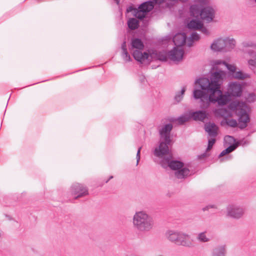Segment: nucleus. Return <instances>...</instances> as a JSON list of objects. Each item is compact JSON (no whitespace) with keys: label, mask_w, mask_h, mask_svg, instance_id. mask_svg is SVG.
Instances as JSON below:
<instances>
[{"label":"nucleus","mask_w":256,"mask_h":256,"mask_svg":"<svg viewBox=\"0 0 256 256\" xmlns=\"http://www.w3.org/2000/svg\"><path fill=\"white\" fill-rule=\"evenodd\" d=\"M228 108L238 116L239 128L243 129L246 127L248 123L250 122V117L246 112V104L244 102L233 101L230 104Z\"/></svg>","instance_id":"nucleus-7"},{"label":"nucleus","mask_w":256,"mask_h":256,"mask_svg":"<svg viewBox=\"0 0 256 256\" xmlns=\"http://www.w3.org/2000/svg\"><path fill=\"white\" fill-rule=\"evenodd\" d=\"M134 58L138 62H142L145 60H148L149 54L146 52L142 53V50H135L131 51Z\"/></svg>","instance_id":"nucleus-15"},{"label":"nucleus","mask_w":256,"mask_h":256,"mask_svg":"<svg viewBox=\"0 0 256 256\" xmlns=\"http://www.w3.org/2000/svg\"><path fill=\"white\" fill-rule=\"evenodd\" d=\"M72 194L75 198H78L88 194V190L84 185L80 184H74L70 188Z\"/></svg>","instance_id":"nucleus-11"},{"label":"nucleus","mask_w":256,"mask_h":256,"mask_svg":"<svg viewBox=\"0 0 256 256\" xmlns=\"http://www.w3.org/2000/svg\"><path fill=\"white\" fill-rule=\"evenodd\" d=\"M224 40V51H228L233 49L236 46V41L234 38H226Z\"/></svg>","instance_id":"nucleus-24"},{"label":"nucleus","mask_w":256,"mask_h":256,"mask_svg":"<svg viewBox=\"0 0 256 256\" xmlns=\"http://www.w3.org/2000/svg\"><path fill=\"white\" fill-rule=\"evenodd\" d=\"M224 40L222 38H218L214 40L210 46V48L214 52L224 51Z\"/></svg>","instance_id":"nucleus-13"},{"label":"nucleus","mask_w":256,"mask_h":256,"mask_svg":"<svg viewBox=\"0 0 256 256\" xmlns=\"http://www.w3.org/2000/svg\"><path fill=\"white\" fill-rule=\"evenodd\" d=\"M200 36L199 34H198L196 32H192L190 38H189V39L188 40V42L189 41L190 42L188 43V46H191L192 45V42L195 41V40H198L200 39Z\"/></svg>","instance_id":"nucleus-29"},{"label":"nucleus","mask_w":256,"mask_h":256,"mask_svg":"<svg viewBox=\"0 0 256 256\" xmlns=\"http://www.w3.org/2000/svg\"><path fill=\"white\" fill-rule=\"evenodd\" d=\"M210 208H216L214 205H208L205 208H203L204 210H208Z\"/></svg>","instance_id":"nucleus-43"},{"label":"nucleus","mask_w":256,"mask_h":256,"mask_svg":"<svg viewBox=\"0 0 256 256\" xmlns=\"http://www.w3.org/2000/svg\"><path fill=\"white\" fill-rule=\"evenodd\" d=\"M227 253L225 244H220L214 247L211 252L210 256H226Z\"/></svg>","instance_id":"nucleus-14"},{"label":"nucleus","mask_w":256,"mask_h":256,"mask_svg":"<svg viewBox=\"0 0 256 256\" xmlns=\"http://www.w3.org/2000/svg\"><path fill=\"white\" fill-rule=\"evenodd\" d=\"M204 128L210 136L212 138L216 136L218 127L214 123L210 122L206 123L205 124Z\"/></svg>","instance_id":"nucleus-17"},{"label":"nucleus","mask_w":256,"mask_h":256,"mask_svg":"<svg viewBox=\"0 0 256 256\" xmlns=\"http://www.w3.org/2000/svg\"><path fill=\"white\" fill-rule=\"evenodd\" d=\"M186 88L185 87H184L182 88L180 92H178L175 96H174V100L176 102H180L183 96L186 92Z\"/></svg>","instance_id":"nucleus-28"},{"label":"nucleus","mask_w":256,"mask_h":256,"mask_svg":"<svg viewBox=\"0 0 256 256\" xmlns=\"http://www.w3.org/2000/svg\"><path fill=\"white\" fill-rule=\"evenodd\" d=\"M128 26L130 30H136L138 26V21L135 18H130L128 21Z\"/></svg>","instance_id":"nucleus-26"},{"label":"nucleus","mask_w":256,"mask_h":256,"mask_svg":"<svg viewBox=\"0 0 256 256\" xmlns=\"http://www.w3.org/2000/svg\"><path fill=\"white\" fill-rule=\"evenodd\" d=\"M242 46L243 47V50L246 52H248L250 51H252L251 50H247V48H255L256 47V44L252 41H246L242 43Z\"/></svg>","instance_id":"nucleus-27"},{"label":"nucleus","mask_w":256,"mask_h":256,"mask_svg":"<svg viewBox=\"0 0 256 256\" xmlns=\"http://www.w3.org/2000/svg\"><path fill=\"white\" fill-rule=\"evenodd\" d=\"M238 144H233L226 148V151H228V153H230L234 151V150H235L236 148L238 147Z\"/></svg>","instance_id":"nucleus-36"},{"label":"nucleus","mask_w":256,"mask_h":256,"mask_svg":"<svg viewBox=\"0 0 256 256\" xmlns=\"http://www.w3.org/2000/svg\"><path fill=\"white\" fill-rule=\"evenodd\" d=\"M246 102H252L256 100V96L254 94H250L246 98Z\"/></svg>","instance_id":"nucleus-33"},{"label":"nucleus","mask_w":256,"mask_h":256,"mask_svg":"<svg viewBox=\"0 0 256 256\" xmlns=\"http://www.w3.org/2000/svg\"><path fill=\"white\" fill-rule=\"evenodd\" d=\"M188 0H168V1H170V2H178V1H181V2H186V1H188Z\"/></svg>","instance_id":"nucleus-44"},{"label":"nucleus","mask_w":256,"mask_h":256,"mask_svg":"<svg viewBox=\"0 0 256 256\" xmlns=\"http://www.w3.org/2000/svg\"><path fill=\"white\" fill-rule=\"evenodd\" d=\"M200 30V31L206 35H208L209 34L208 30L206 28L204 27L203 26Z\"/></svg>","instance_id":"nucleus-39"},{"label":"nucleus","mask_w":256,"mask_h":256,"mask_svg":"<svg viewBox=\"0 0 256 256\" xmlns=\"http://www.w3.org/2000/svg\"><path fill=\"white\" fill-rule=\"evenodd\" d=\"M215 142H216V139L214 138H212L208 140V148H206L207 151L210 150L212 148V147L213 145L214 144Z\"/></svg>","instance_id":"nucleus-34"},{"label":"nucleus","mask_w":256,"mask_h":256,"mask_svg":"<svg viewBox=\"0 0 256 256\" xmlns=\"http://www.w3.org/2000/svg\"><path fill=\"white\" fill-rule=\"evenodd\" d=\"M112 178H113V177H112V176H111L110 178V179H109V180H110V179Z\"/></svg>","instance_id":"nucleus-46"},{"label":"nucleus","mask_w":256,"mask_h":256,"mask_svg":"<svg viewBox=\"0 0 256 256\" xmlns=\"http://www.w3.org/2000/svg\"><path fill=\"white\" fill-rule=\"evenodd\" d=\"M142 147H140L138 150L137 153H136V165L138 164L139 161L140 160V150H141Z\"/></svg>","instance_id":"nucleus-38"},{"label":"nucleus","mask_w":256,"mask_h":256,"mask_svg":"<svg viewBox=\"0 0 256 256\" xmlns=\"http://www.w3.org/2000/svg\"><path fill=\"white\" fill-rule=\"evenodd\" d=\"M196 4L190 6V10L191 16L198 17L199 16L206 22L212 20L215 10L214 8L209 6L210 0H194Z\"/></svg>","instance_id":"nucleus-2"},{"label":"nucleus","mask_w":256,"mask_h":256,"mask_svg":"<svg viewBox=\"0 0 256 256\" xmlns=\"http://www.w3.org/2000/svg\"><path fill=\"white\" fill-rule=\"evenodd\" d=\"M244 214V208L236 204H229L226 208V216L234 219L240 218Z\"/></svg>","instance_id":"nucleus-9"},{"label":"nucleus","mask_w":256,"mask_h":256,"mask_svg":"<svg viewBox=\"0 0 256 256\" xmlns=\"http://www.w3.org/2000/svg\"><path fill=\"white\" fill-rule=\"evenodd\" d=\"M225 76L226 72L220 70L211 74L210 80L202 78L196 80L195 84H198L201 90L194 88L192 96L195 100H200V108H207L210 102H217L224 106L230 100V94H223L220 90L221 82Z\"/></svg>","instance_id":"nucleus-1"},{"label":"nucleus","mask_w":256,"mask_h":256,"mask_svg":"<svg viewBox=\"0 0 256 256\" xmlns=\"http://www.w3.org/2000/svg\"><path fill=\"white\" fill-rule=\"evenodd\" d=\"M190 115L188 114H183L177 118L172 120L173 122H176L178 124H183L184 122L188 121L190 118Z\"/></svg>","instance_id":"nucleus-25"},{"label":"nucleus","mask_w":256,"mask_h":256,"mask_svg":"<svg viewBox=\"0 0 256 256\" xmlns=\"http://www.w3.org/2000/svg\"><path fill=\"white\" fill-rule=\"evenodd\" d=\"M164 236L168 241L178 246L188 248L194 246V242L190 236L183 232L168 230L166 232Z\"/></svg>","instance_id":"nucleus-6"},{"label":"nucleus","mask_w":256,"mask_h":256,"mask_svg":"<svg viewBox=\"0 0 256 256\" xmlns=\"http://www.w3.org/2000/svg\"><path fill=\"white\" fill-rule=\"evenodd\" d=\"M219 65H222L226 66L231 72H234L236 70V68L234 65L229 64L225 62L220 60H216L214 62V68L215 66L217 67ZM216 68L217 69L218 68Z\"/></svg>","instance_id":"nucleus-22"},{"label":"nucleus","mask_w":256,"mask_h":256,"mask_svg":"<svg viewBox=\"0 0 256 256\" xmlns=\"http://www.w3.org/2000/svg\"><path fill=\"white\" fill-rule=\"evenodd\" d=\"M172 127V124H168L159 128L160 140L159 146L156 148L154 152V154L156 156L162 157L168 152L169 146L172 145V144L170 134Z\"/></svg>","instance_id":"nucleus-4"},{"label":"nucleus","mask_w":256,"mask_h":256,"mask_svg":"<svg viewBox=\"0 0 256 256\" xmlns=\"http://www.w3.org/2000/svg\"><path fill=\"white\" fill-rule=\"evenodd\" d=\"M144 46V44L140 39L138 38H134L132 41L130 51L134 50V49L142 50Z\"/></svg>","instance_id":"nucleus-21"},{"label":"nucleus","mask_w":256,"mask_h":256,"mask_svg":"<svg viewBox=\"0 0 256 256\" xmlns=\"http://www.w3.org/2000/svg\"><path fill=\"white\" fill-rule=\"evenodd\" d=\"M203 26L202 22L198 20H192L187 24V27L190 30H199Z\"/></svg>","instance_id":"nucleus-19"},{"label":"nucleus","mask_w":256,"mask_h":256,"mask_svg":"<svg viewBox=\"0 0 256 256\" xmlns=\"http://www.w3.org/2000/svg\"><path fill=\"white\" fill-rule=\"evenodd\" d=\"M190 115V118H192L194 120L203 122L206 118H207L208 114L204 110H198L192 112Z\"/></svg>","instance_id":"nucleus-18"},{"label":"nucleus","mask_w":256,"mask_h":256,"mask_svg":"<svg viewBox=\"0 0 256 256\" xmlns=\"http://www.w3.org/2000/svg\"><path fill=\"white\" fill-rule=\"evenodd\" d=\"M132 224L134 228L142 233L150 232L154 227V221L152 218L146 211L136 212L133 216Z\"/></svg>","instance_id":"nucleus-3"},{"label":"nucleus","mask_w":256,"mask_h":256,"mask_svg":"<svg viewBox=\"0 0 256 256\" xmlns=\"http://www.w3.org/2000/svg\"><path fill=\"white\" fill-rule=\"evenodd\" d=\"M186 36L184 33L176 34L173 38V42L176 46L182 48L186 43Z\"/></svg>","instance_id":"nucleus-16"},{"label":"nucleus","mask_w":256,"mask_h":256,"mask_svg":"<svg viewBox=\"0 0 256 256\" xmlns=\"http://www.w3.org/2000/svg\"><path fill=\"white\" fill-rule=\"evenodd\" d=\"M184 55V50L182 48L174 47L168 52L167 56L160 54L159 59L162 61H166L168 58L175 63H178L182 60Z\"/></svg>","instance_id":"nucleus-8"},{"label":"nucleus","mask_w":256,"mask_h":256,"mask_svg":"<svg viewBox=\"0 0 256 256\" xmlns=\"http://www.w3.org/2000/svg\"><path fill=\"white\" fill-rule=\"evenodd\" d=\"M228 154V151H226V150L225 149L221 152V153L219 155V157L223 156Z\"/></svg>","instance_id":"nucleus-42"},{"label":"nucleus","mask_w":256,"mask_h":256,"mask_svg":"<svg viewBox=\"0 0 256 256\" xmlns=\"http://www.w3.org/2000/svg\"><path fill=\"white\" fill-rule=\"evenodd\" d=\"M233 76L236 78L240 80H244L249 77V75L248 74L243 73L241 71L236 72Z\"/></svg>","instance_id":"nucleus-30"},{"label":"nucleus","mask_w":256,"mask_h":256,"mask_svg":"<svg viewBox=\"0 0 256 256\" xmlns=\"http://www.w3.org/2000/svg\"><path fill=\"white\" fill-rule=\"evenodd\" d=\"M225 141H229L230 142H233L234 140V138L232 136H226L224 137Z\"/></svg>","instance_id":"nucleus-40"},{"label":"nucleus","mask_w":256,"mask_h":256,"mask_svg":"<svg viewBox=\"0 0 256 256\" xmlns=\"http://www.w3.org/2000/svg\"><path fill=\"white\" fill-rule=\"evenodd\" d=\"M122 51H123V52L127 50L126 45V42H124L122 44Z\"/></svg>","instance_id":"nucleus-41"},{"label":"nucleus","mask_w":256,"mask_h":256,"mask_svg":"<svg viewBox=\"0 0 256 256\" xmlns=\"http://www.w3.org/2000/svg\"><path fill=\"white\" fill-rule=\"evenodd\" d=\"M228 91L230 96L239 97L242 94V86L238 82H230L228 84Z\"/></svg>","instance_id":"nucleus-12"},{"label":"nucleus","mask_w":256,"mask_h":256,"mask_svg":"<svg viewBox=\"0 0 256 256\" xmlns=\"http://www.w3.org/2000/svg\"><path fill=\"white\" fill-rule=\"evenodd\" d=\"M214 112L216 116L224 118V120L226 118L232 116L231 112L226 108L216 109Z\"/></svg>","instance_id":"nucleus-20"},{"label":"nucleus","mask_w":256,"mask_h":256,"mask_svg":"<svg viewBox=\"0 0 256 256\" xmlns=\"http://www.w3.org/2000/svg\"><path fill=\"white\" fill-rule=\"evenodd\" d=\"M133 10V8L132 6H130L128 7L127 10H126V11L128 12H131L132 10Z\"/></svg>","instance_id":"nucleus-45"},{"label":"nucleus","mask_w":256,"mask_h":256,"mask_svg":"<svg viewBox=\"0 0 256 256\" xmlns=\"http://www.w3.org/2000/svg\"><path fill=\"white\" fill-rule=\"evenodd\" d=\"M196 240L202 243L208 242L210 240V238L207 235L206 231L200 232L196 235Z\"/></svg>","instance_id":"nucleus-23"},{"label":"nucleus","mask_w":256,"mask_h":256,"mask_svg":"<svg viewBox=\"0 0 256 256\" xmlns=\"http://www.w3.org/2000/svg\"><path fill=\"white\" fill-rule=\"evenodd\" d=\"M154 8V4L152 1H148L141 4L138 9L135 11L134 16L137 18L142 20L145 18L147 14Z\"/></svg>","instance_id":"nucleus-10"},{"label":"nucleus","mask_w":256,"mask_h":256,"mask_svg":"<svg viewBox=\"0 0 256 256\" xmlns=\"http://www.w3.org/2000/svg\"><path fill=\"white\" fill-rule=\"evenodd\" d=\"M249 68L256 74V60L250 59L248 60Z\"/></svg>","instance_id":"nucleus-31"},{"label":"nucleus","mask_w":256,"mask_h":256,"mask_svg":"<svg viewBox=\"0 0 256 256\" xmlns=\"http://www.w3.org/2000/svg\"><path fill=\"white\" fill-rule=\"evenodd\" d=\"M167 1H168V0H153L152 2H153V4H155L160 5L163 3H166L168 6Z\"/></svg>","instance_id":"nucleus-37"},{"label":"nucleus","mask_w":256,"mask_h":256,"mask_svg":"<svg viewBox=\"0 0 256 256\" xmlns=\"http://www.w3.org/2000/svg\"><path fill=\"white\" fill-rule=\"evenodd\" d=\"M164 159L161 161V164L163 168H166L168 166L172 170H176L175 176L178 178H184L190 175V170L186 168H183L184 164L180 161L172 160V154L170 149L168 152L166 153L162 157Z\"/></svg>","instance_id":"nucleus-5"},{"label":"nucleus","mask_w":256,"mask_h":256,"mask_svg":"<svg viewBox=\"0 0 256 256\" xmlns=\"http://www.w3.org/2000/svg\"><path fill=\"white\" fill-rule=\"evenodd\" d=\"M122 56L123 59L126 62H130L131 60L130 56V54H128L127 50L124 51V52L122 51Z\"/></svg>","instance_id":"nucleus-35"},{"label":"nucleus","mask_w":256,"mask_h":256,"mask_svg":"<svg viewBox=\"0 0 256 256\" xmlns=\"http://www.w3.org/2000/svg\"><path fill=\"white\" fill-rule=\"evenodd\" d=\"M225 122L230 126L235 128L238 124L236 120L234 119H225Z\"/></svg>","instance_id":"nucleus-32"}]
</instances>
